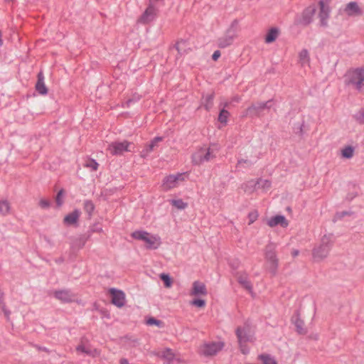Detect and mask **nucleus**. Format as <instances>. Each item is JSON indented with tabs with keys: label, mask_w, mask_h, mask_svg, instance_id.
<instances>
[{
	"label": "nucleus",
	"mask_w": 364,
	"mask_h": 364,
	"mask_svg": "<svg viewBox=\"0 0 364 364\" xmlns=\"http://www.w3.org/2000/svg\"><path fill=\"white\" fill-rule=\"evenodd\" d=\"M170 203L178 210H183L188 206V204L183 202L182 199L171 200Z\"/></svg>",
	"instance_id": "obj_33"
},
{
	"label": "nucleus",
	"mask_w": 364,
	"mask_h": 364,
	"mask_svg": "<svg viewBox=\"0 0 364 364\" xmlns=\"http://www.w3.org/2000/svg\"><path fill=\"white\" fill-rule=\"evenodd\" d=\"M343 12L349 17L358 16L363 14L362 9L355 1H350L348 3L343 9Z\"/></svg>",
	"instance_id": "obj_17"
},
{
	"label": "nucleus",
	"mask_w": 364,
	"mask_h": 364,
	"mask_svg": "<svg viewBox=\"0 0 364 364\" xmlns=\"http://www.w3.org/2000/svg\"><path fill=\"white\" fill-rule=\"evenodd\" d=\"M10 211V205L7 200L0 201V214L6 215Z\"/></svg>",
	"instance_id": "obj_37"
},
{
	"label": "nucleus",
	"mask_w": 364,
	"mask_h": 364,
	"mask_svg": "<svg viewBox=\"0 0 364 364\" xmlns=\"http://www.w3.org/2000/svg\"><path fill=\"white\" fill-rule=\"evenodd\" d=\"M176 48L178 50V53L182 55L187 53L188 50L190 49L188 47V43L185 40H180L176 44Z\"/></svg>",
	"instance_id": "obj_30"
},
{
	"label": "nucleus",
	"mask_w": 364,
	"mask_h": 364,
	"mask_svg": "<svg viewBox=\"0 0 364 364\" xmlns=\"http://www.w3.org/2000/svg\"><path fill=\"white\" fill-rule=\"evenodd\" d=\"M258 358L262 361L263 364H277L276 360L269 355L262 354Z\"/></svg>",
	"instance_id": "obj_35"
},
{
	"label": "nucleus",
	"mask_w": 364,
	"mask_h": 364,
	"mask_svg": "<svg viewBox=\"0 0 364 364\" xmlns=\"http://www.w3.org/2000/svg\"><path fill=\"white\" fill-rule=\"evenodd\" d=\"M334 242V237L332 234L324 235L319 245L312 250V257L314 262H321L326 258Z\"/></svg>",
	"instance_id": "obj_1"
},
{
	"label": "nucleus",
	"mask_w": 364,
	"mask_h": 364,
	"mask_svg": "<svg viewBox=\"0 0 364 364\" xmlns=\"http://www.w3.org/2000/svg\"><path fill=\"white\" fill-rule=\"evenodd\" d=\"M80 215V211L75 210L65 216L63 223L66 225H75L77 223Z\"/></svg>",
	"instance_id": "obj_20"
},
{
	"label": "nucleus",
	"mask_w": 364,
	"mask_h": 364,
	"mask_svg": "<svg viewBox=\"0 0 364 364\" xmlns=\"http://www.w3.org/2000/svg\"><path fill=\"white\" fill-rule=\"evenodd\" d=\"M191 304L193 306H196L197 307H200V308H202V307H204L205 305V300L203 299H194L193 300Z\"/></svg>",
	"instance_id": "obj_46"
},
{
	"label": "nucleus",
	"mask_w": 364,
	"mask_h": 364,
	"mask_svg": "<svg viewBox=\"0 0 364 364\" xmlns=\"http://www.w3.org/2000/svg\"><path fill=\"white\" fill-rule=\"evenodd\" d=\"M85 211L89 215H91L92 212L95 210V205L92 201L87 200L84 201L83 203Z\"/></svg>",
	"instance_id": "obj_36"
},
{
	"label": "nucleus",
	"mask_w": 364,
	"mask_h": 364,
	"mask_svg": "<svg viewBox=\"0 0 364 364\" xmlns=\"http://www.w3.org/2000/svg\"><path fill=\"white\" fill-rule=\"evenodd\" d=\"M160 278L164 282V285L166 287H171L172 282L170 277L166 274H161L160 275Z\"/></svg>",
	"instance_id": "obj_43"
},
{
	"label": "nucleus",
	"mask_w": 364,
	"mask_h": 364,
	"mask_svg": "<svg viewBox=\"0 0 364 364\" xmlns=\"http://www.w3.org/2000/svg\"><path fill=\"white\" fill-rule=\"evenodd\" d=\"M236 335L240 346V350L243 354L248 353V348L245 346L247 342L254 341V331L249 323H245L243 326H240L236 330Z\"/></svg>",
	"instance_id": "obj_3"
},
{
	"label": "nucleus",
	"mask_w": 364,
	"mask_h": 364,
	"mask_svg": "<svg viewBox=\"0 0 364 364\" xmlns=\"http://www.w3.org/2000/svg\"><path fill=\"white\" fill-rule=\"evenodd\" d=\"M273 106V101L257 102L252 104L243 112L242 117H259L264 114L265 111H268Z\"/></svg>",
	"instance_id": "obj_4"
},
{
	"label": "nucleus",
	"mask_w": 364,
	"mask_h": 364,
	"mask_svg": "<svg viewBox=\"0 0 364 364\" xmlns=\"http://www.w3.org/2000/svg\"><path fill=\"white\" fill-rule=\"evenodd\" d=\"M220 55L221 53L220 50H215L212 55L213 60L215 61L217 60L220 58Z\"/></svg>",
	"instance_id": "obj_52"
},
{
	"label": "nucleus",
	"mask_w": 364,
	"mask_h": 364,
	"mask_svg": "<svg viewBox=\"0 0 364 364\" xmlns=\"http://www.w3.org/2000/svg\"><path fill=\"white\" fill-rule=\"evenodd\" d=\"M350 214H351V213H350L348 211L338 212V213H336V214L335 215L333 220H334V221L338 220H341L343 217H345L346 215H350Z\"/></svg>",
	"instance_id": "obj_47"
},
{
	"label": "nucleus",
	"mask_w": 364,
	"mask_h": 364,
	"mask_svg": "<svg viewBox=\"0 0 364 364\" xmlns=\"http://www.w3.org/2000/svg\"><path fill=\"white\" fill-rule=\"evenodd\" d=\"M279 35V30L277 28H272L269 30L265 37V42L270 43L274 41Z\"/></svg>",
	"instance_id": "obj_29"
},
{
	"label": "nucleus",
	"mask_w": 364,
	"mask_h": 364,
	"mask_svg": "<svg viewBox=\"0 0 364 364\" xmlns=\"http://www.w3.org/2000/svg\"><path fill=\"white\" fill-rule=\"evenodd\" d=\"M345 82L359 92L364 91V68L348 71L345 75Z\"/></svg>",
	"instance_id": "obj_2"
},
{
	"label": "nucleus",
	"mask_w": 364,
	"mask_h": 364,
	"mask_svg": "<svg viewBox=\"0 0 364 364\" xmlns=\"http://www.w3.org/2000/svg\"><path fill=\"white\" fill-rule=\"evenodd\" d=\"M215 157L213 151L210 148H201L193 154L192 162L196 165H200L205 161H209Z\"/></svg>",
	"instance_id": "obj_8"
},
{
	"label": "nucleus",
	"mask_w": 364,
	"mask_h": 364,
	"mask_svg": "<svg viewBox=\"0 0 364 364\" xmlns=\"http://www.w3.org/2000/svg\"><path fill=\"white\" fill-rule=\"evenodd\" d=\"M276 245L269 242L264 249V258L268 264V270L272 274L275 275L277 272L279 260L276 254Z\"/></svg>",
	"instance_id": "obj_6"
},
{
	"label": "nucleus",
	"mask_w": 364,
	"mask_h": 364,
	"mask_svg": "<svg viewBox=\"0 0 364 364\" xmlns=\"http://www.w3.org/2000/svg\"><path fill=\"white\" fill-rule=\"evenodd\" d=\"M55 299L63 303H70L75 301V295L70 289L55 290L53 291Z\"/></svg>",
	"instance_id": "obj_15"
},
{
	"label": "nucleus",
	"mask_w": 364,
	"mask_h": 364,
	"mask_svg": "<svg viewBox=\"0 0 364 364\" xmlns=\"http://www.w3.org/2000/svg\"><path fill=\"white\" fill-rule=\"evenodd\" d=\"M87 239L88 237L85 235H82L73 238L70 245L71 249L76 250L82 248L85 246Z\"/></svg>",
	"instance_id": "obj_22"
},
{
	"label": "nucleus",
	"mask_w": 364,
	"mask_h": 364,
	"mask_svg": "<svg viewBox=\"0 0 364 364\" xmlns=\"http://www.w3.org/2000/svg\"><path fill=\"white\" fill-rule=\"evenodd\" d=\"M257 188H261L263 191H267L271 187V181L267 179L259 178L257 180Z\"/></svg>",
	"instance_id": "obj_34"
},
{
	"label": "nucleus",
	"mask_w": 364,
	"mask_h": 364,
	"mask_svg": "<svg viewBox=\"0 0 364 364\" xmlns=\"http://www.w3.org/2000/svg\"><path fill=\"white\" fill-rule=\"evenodd\" d=\"M228 105V102H225V103L224 104V107H227Z\"/></svg>",
	"instance_id": "obj_58"
},
{
	"label": "nucleus",
	"mask_w": 364,
	"mask_h": 364,
	"mask_svg": "<svg viewBox=\"0 0 364 364\" xmlns=\"http://www.w3.org/2000/svg\"><path fill=\"white\" fill-rule=\"evenodd\" d=\"M237 25V20H235L231 25V27L230 29H228L226 32V33L218 38V46L220 48H225L228 46H230L236 37V31L233 29L234 26H236Z\"/></svg>",
	"instance_id": "obj_10"
},
{
	"label": "nucleus",
	"mask_w": 364,
	"mask_h": 364,
	"mask_svg": "<svg viewBox=\"0 0 364 364\" xmlns=\"http://www.w3.org/2000/svg\"><path fill=\"white\" fill-rule=\"evenodd\" d=\"M109 293L112 296V303L114 305L119 308L124 306L125 294L122 291L112 288L109 289Z\"/></svg>",
	"instance_id": "obj_16"
},
{
	"label": "nucleus",
	"mask_w": 364,
	"mask_h": 364,
	"mask_svg": "<svg viewBox=\"0 0 364 364\" xmlns=\"http://www.w3.org/2000/svg\"><path fill=\"white\" fill-rule=\"evenodd\" d=\"M76 350L79 353H85L92 357H97L100 355V351L97 348H91L90 346H85L81 343L76 348Z\"/></svg>",
	"instance_id": "obj_21"
},
{
	"label": "nucleus",
	"mask_w": 364,
	"mask_h": 364,
	"mask_svg": "<svg viewBox=\"0 0 364 364\" xmlns=\"http://www.w3.org/2000/svg\"><path fill=\"white\" fill-rule=\"evenodd\" d=\"M299 63L302 67L309 66L310 58L309 51L306 49H302L299 53Z\"/></svg>",
	"instance_id": "obj_25"
},
{
	"label": "nucleus",
	"mask_w": 364,
	"mask_h": 364,
	"mask_svg": "<svg viewBox=\"0 0 364 364\" xmlns=\"http://www.w3.org/2000/svg\"><path fill=\"white\" fill-rule=\"evenodd\" d=\"M354 148L351 146H347L341 150V155L345 159H351L354 154Z\"/></svg>",
	"instance_id": "obj_32"
},
{
	"label": "nucleus",
	"mask_w": 364,
	"mask_h": 364,
	"mask_svg": "<svg viewBox=\"0 0 364 364\" xmlns=\"http://www.w3.org/2000/svg\"><path fill=\"white\" fill-rule=\"evenodd\" d=\"M248 218L250 220L249 224L250 225L256 220L257 218V213H250L248 215Z\"/></svg>",
	"instance_id": "obj_50"
},
{
	"label": "nucleus",
	"mask_w": 364,
	"mask_h": 364,
	"mask_svg": "<svg viewBox=\"0 0 364 364\" xmlns=\"http://www.w3.org/2000/svg\"><path fill=\"white\" fill-rule=\"evenodd\" d=\"M1 309L3 311V312L4 313L5 316L7 318V319H9L10 314H11L10 311H9L6 309V305H3V307H1Z\"/></svg>",
	"instance_id": "obj_51"
},
{
	"label": "nucleus",
	"mask_w": 364,
	"mask_h": 364,
	"mask_svg": "<svg viewBox=\"0 0 364 364\" xmlns=\"http://www.w3.org/2000/svg\"><path fill=\"white\" fill-rule=\"evenodd\" d=\"M37 92L41 95H46L48 89L44 82V76L41 72L38 75V81L36 85Z\"/></svg>",
	"instance_id": "obj_23"
},
{
	"label": "nucleus",
	"mask_w": 364,
	"mask_h": 364,
	"mask_svg": "<svg viewBox=\"0 0 364 364\" xmlns=\"http://www.w3.org/2000/svg\"><path fill=\"white\" fill-rule=\"evenodd\" d=\"M3 305H6L4 302V293L0 291V308L3 307Z\"/></svg>",
	"instance_id": "obj_53"
},
{
	"label": "nucleus",
	"mask_w": 364,
	"mask_h": 364,
	"mask_svg": "<svg viewBox=\"0 0 364 364\" xmlns=\"http://www.w3.org/2000/svg\"><path fill=\"white\" fill-rule=\"evenodd\" d=\"M92 231H97V232H100L102 231V228H95V229H93Z\"/></svg>",
	"instance_id": "obj_57"
},
{
	"label": "nucleus",
	"mask_w": 364,
	"mask_h": 364,
	"mask_svg": "<svg viewBox=\"0 0 364 364\" xmlns=\"http://www.w3.org/2000/svg\"><path fill=\"white\" fill-rule=\"evenodd\" d=\"M63 195V190H60L57 196H56V203L58 206H60L63 204L62 197Z\"/></svg>",
	"instance_id": "obj_49"
},
{
	"label": "nucleus",
	"mask_w": 364,
	"mask_h": 364,
	"mask_svg": "<svg viewBox=\"0 0 364 364\" xmlns=\"http://www.w3.org/2000/svg\"><path fill=\"white\" fill-rule=\"evenodd\" d=\"M131 146L132 144L127 141H115L109 144L107 149L112 155H122L125 151H131Z\"/></svg>",
	"instance_id": "obj_12"
},
{
	"label": "nucleus",
	"mask_w": 364,
	"mask_h": 364,
	"mask_svg": "<svg viewBox=\"0 0 364 364\" xmlns=\"http://www.w3.org/2000/svg\"><path fill=\"white\" fill-rule=\"evenodd\" d=\"M316 8L314 5H311L306 8L301 16L295 18V23L297 25L307 26L312 22L313 17L316 13Z\"/></svg>",
	"instance_id": "obj_11"
},
{
	"label": "nucleus",
	"mask_w": 364,
	"mask_h": 364,
	"mask_svg": "<svg viewBox=\"0 0 364 364\" xmlns=\"http://www.w3.org/2000/svg\"><path fill=\"white\" fill-rule=\"evenodd\" d=\"M146 323L148 325H150V326H152V325H156L159 327H161L162 326V321H160V320H158V319H156L155 318H149L147 321H146Z\"/></svg>",
	"instance_id": "obj_45"
},
{
	"label": "nucleus",
	"mask_w": 364,
	"mask_h": 364,
	"mask_svg": "<svg viewBox=\"0 0 364 364\" xmlns=\"http://www.w3.org/2000/svg\"><path fill=\"white\" fill-rule=\"evenodd\" d=\"M224 347V343L221 341L207 342L200 348V354L205 356H213L217 354Z\"/></svg>",
	"instance_id": "obj_7"
},
{
	"label": "nucleus",
	"mask_w": 364,
	"mask_h": 364,
	"mask_svg": "<svg viewBox=\"0 0 364 364\" xmlns=\"http://www.w3.org/2000/svg\"><path fill=\"white\" fill-rule=\"evenodd\" d=\"M240 97H238V96H235V97H234L232 99V102H240Z\"/></svg>",
	"instance_id": "obj_56"
},
{
	"label": "nucleus",
	"mask_w": 364,
	"mask_h": 364,
	"mask_svg": "<svg viewBox=\"0 0 364 364\" xmlns=\"http://www.w3.org/2000/svg\"><path fill=\"white\" fill-rule=\"evenodd\" d=\"M85 166L91 168L92 171H96L98 168V164L94 159H88L85 162Z\"/></svg>",
	"instance_id": "obj_42"
},
{
	"label": "nucleus",
	"mask_w": 364,
	"mask_h": 364,
	"mask_svg": "<svg viewBox=\"0 0 364 364\" xmlns=\"http://www.w3.org/2000/svg\"><path fill=\"white\" fill-rule=\"evenodd\" d=\"M163 140V137H155L149 144L146 145L145 149L142 151V156H145L152 151L156 147L159 146V143Z\"/></svg>",
	"instance_id": "obj_24"
},
{
	"label": "nucleus",
	"mask_w": 364,
	"mask_h": 364,
	"mask_svg": "<svg viewBox=\"0 0 364 364\" xmlns=\"http://www.w3.org/2000/svg\"><path fill=\"white\" fill-rule=\"evenodd\" d=\"M299 252L297 250H294L291 252V255L293 257H296L297 255H299Z\"/></svg>",
	"instance_id": "obj_55"
},
{
	"label": "nucleus",
	"mask_w": 364,
	"mask_h": 364,
	"mask_svg": "<svg viewBox=\"0 0 364 364\" xmlns=\"http://www.w3.org/2000/svg\"><path fill=\"white\" fill-rule=\"evenodd\" d=\"M208 294L205 285L199 282L195 281L193 283V288L191 294L193 296H205Z\"/></svg>",
	"instance_id": "obj_19"
},
{
	"label": "nucleus",
	"mask_w": 364,
	"mask_h": 364,
	"mask_svg": "<svg viewBox=\"0 0 364 364\" xmlns=\"http://www.w3.org/2000/svg\"><path fill=\"white\" fill-rule=\"evenodd\" d=\"M156 355L166 360L168 363L172 362L175 357L174 353L170 348H166L161 352L157 353Z\"/></svg>",
	"instance_id": "obj_26"
},
{
	"label": "nucleus",
	"mask_w": 364,
	"mask_h": 364,
	"mask_svg": "<svg viewBox=\"0 0 364 364\" xmlns=\"http://www.w3.org/2000/svg\"><path fill=\"white\" fill-rule=\"evenodd\" d=\"M355 119L360 123H364V107L361 108L355 115H354Z\"/></svg>",
	"instance_id": "obj_41"
},
{
	"label": "nucleus",
	"mask_w": 364,
	"mask_h": 364,
	"mask_svg": "<svg viewBox=\"0 0 364 364\" xmlns=\"http://www.w3.org/2000/svg\"><path fill=\"white\" fill-rule=\"evenodd\" d=\"M50 203L48 200L42 198L39 201V205L41 206V208H42L43 209L48 208L50 207Z\"/></svg>",
	"instance_id": "obj_48"
},
{
	"label": "nucleus",
	"mask_w": 364,
	"mask_h": 364,
	"mask_svg": "<svg viewBox=\"0 0 364 364\" xmlns=\"http://www.w3.org/2000/svg\"><path fill=\"white\" fill-rule=\"evenodd\" d=\"M228 116H229V112L223 108L220 110V112L219 114L218 121L221 123L225 124L227 122Z\"/></svg>",
	"instance_id": "obj_39"
},
{
	"label": "nucleus",
	"mask_w": 364,
	"mask_h": 364,
	"mask_svg": "<svg viewBox=\"0 0 364 364\" xmlns=\"http://www.w3.org/2000/svg\"><path fill=\"white\" fill-rule=\"evenodd\" d=\"M352 187L353 188V191L352 192H349L346 196V200L349 201L352 200L358 196L357 187L355 185H352Z\"/></svg>",
	"instance_id": "obj_44"
},
{
	"label": "nucleus",
	"mask_w": 364,
	"mask_h": 364,
	"mask_svg": "<svg viewBox=\"0 0 364 364\" xmlns=\"http://www.w3.org/2000/svg\"><path fill=\"white\" fill-rule=\"evenodd\" d=\"M253 163L247 159H240L237 161V167L238 168H248L250 167Z\"/></svg>",
	"instance_id": "obj_40"
},
{
	"label": "nucleus",
	"mask_w": 364,
	"mask_h": 364,
	"mask_svg": "<svg viewBox=\"0 0 364 364\" xmlns=\"http://www.w3.org/2000/svg\"><path fill=\"white\" fill-rule=\"evenodd\" d=\"M156 16V9L151 3L144 12L137 20V22L142 24H146L154 21Z\"/></svg>",
	"instance_id": "obj_14"
},
{
	"label": "nucleus",
	"mask_w": 364,
	"mask_h": 364,
	"mask_svg": "<svg viewBox=\"0 0 364 364\" xmlns=\"http://www.w3.org/2000/svg\"><path fill=\"white\" fill-rule=\"evenodd\" d=\"M214 94L207 95L203 98V105L206 110H210L213 105Z\"/></svg>",
	"instance_id": "obj_31"
},
{
	"label": "nucleus",
	"mask_w": 364,
	"mask_h": 364,
	"mask_svg": "<svg viewBox=\"0 0 364 364\" xmlns=\"http://www.w3.org/2000/svg\"><path fill=\"white\" fill-rule=\"evenodd\" d=\"M185 180V173L172 174L166 176L162 182V188L168 191L177 187L180 182Z\"/></svg>",
	"instance_id": "obj_9"
},
{
	"label": "nucleus",
	"mask_w": 364,
	"mask_h": 364,
	"mask_svg": "<svg viewBox=\"0 0 364 364\" xmlns=\"http://www.w3.org/2000/svg\"><path fill=\"white\" fill-rule=\"evenodd\" d=\"M257 181H255L254 180H251V181H247V183H243L242 186H241V188L245 191V192H247V193H252L254 192L256 189H257Z\"/></svg>",
	"instance_id": "obj_28"
},
{
	"label": "nucleus",
	"mask_w": 364,
	"mask_h": 364,
	"mask_svg": "<svg viewBox=\"0 0 364 364\" xmlns=\"http://www.w3.org/2000/svg\"><path fill=\"white\" fill-rule=\"evenodd\" d=\"M267 225L271 228L277 225H280L282 228H287L289 223L284 215H276L272 217L267 220Z\"/></svg>",
	"instance_id": "obj_18"
},
{
	"label": "nucleus",
	"mask_w": 364,
	"mask_h": 364,
	"mask_svg": "<svg viewBox=\"0 0 364 364\" xmlns=\"http://www.w3.org/2000/svg\"><path fill=\"white\" fill-rule=\"evenodd\" d=\"M320 10L318 13V18L320 19V26L321 27H327L328 26V20L330 16L331 9L329 6L326 4L323 0H321L318 3Z\"/></svg>",
	"instance_id": "obj_13"
},
{
	"label": "nucleus",
	"mask_w": 364,
	"mask_h": 364,
	"mask_svg": "<svg viewBox=\"0 0 364 364\" xmlns=\"http://www.w3.org/2000/svg\"><path fill=\"white\" fill-rule=\"evenodd\" d=\"M294 323L296 327V330L297 331L300 333V334H303V333H306V331L305 329L304 328V321L302 320H301L298 317H296L294 321Z\"/></svg>",
	"instance_id": "obj_38"
},
{
	"label": "nucleus",
	"mask_w": 364,
	"mask_h": 364,
	"mask_svg": "<svg viewBox=\"0 0 364 364\" xmlns=\"http://www.w3.org/2000/svg\"><path fill=\"white\" fill-rule=\"evenodd\" d=\"M131 235L136 240L144 241L147 249L155 250L161 245V239L159 236L151 235L146 231H134Z\"/></svg>",
	"instance_id": "obj_5"
},
{
	"label": "nucleus",
	"mask_w": 364,
	"mask_h": 364,
	"mask_svg": "<svg viewBox=\"0 0 364 364\" xmlns=\"http://www.w3.org/2000/svg\"><path fill=\"white\" fill-rule=\"evenodd\" d=\"M238 282L249 291H252V287L246 274H240L237 276Z\"/></svg>",
	"instance_id": "obj_27"
},
{
	"label": "nucleus",
	"mask_w": 364,
	"mask_h": 364,
	"mask_svg": "<svg viewBox=\"0 0 364 364\" xmlns=\"http://www.w3.org/2000/svg\"><path fill=\"white\" fill-rule=\"evenodd\" d=\"M139 99V97L137 96L136 97H134V99H129L126 102V105L127 107H129L130 104L134 102V101H136V100H138Z\"/></svg>",
	"instance_id": "obj_54"
}]
</instances>
